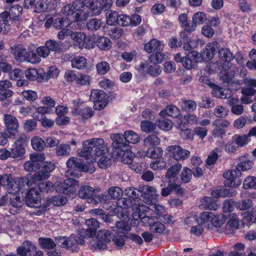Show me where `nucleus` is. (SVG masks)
I'll use <instances>...</instances> for the list:
<instances>
[{"instance_id": "nucleus-56", "label": "nucleus", "mask_w": 256, "mask_h": 256, "mask_svg": "<svg viewBox=\"0 0 256 256\" xmlns=\"http://www.w3.org/2000/svg\"><path fill=\"white\" fill-rule=\"evenodd\" d=\"M49 6L48 0H39L35 4V11L36 12H42L46 11Z\"/></svg>"}, {"instance_id": "nucleus-15", "label": "nucleus", "mask_w": 256, "mask_h": 256, "mask_svg": "<svg viewBox=\"0 0 256 256\" xmlns=\"http://www.w3.org/2000/svg\"><path fill=\"white\" fill-rule=\"evenodd\" d=\"M167 150L172 154V158L178 161H182L190 156V152L178 145L170 146Z\"/></svg>"}, {"instance_id": "nucleus-57", "label": "nucleus", "mask_w": 256, "mask_h": 256, "mask_svg": "<svg viewBox=\"0 0 256 256\" xmlns=\"http://www.w3.org/2000/svg\"><path fill=\"white\" fill-rule=\"evenodd\" d=\"M118 12L116 11L110 10L106 14V22L109 25L112 26L117 24L118 17Z\"/></svg>"}, {"instance_id": "nucleus-28", "label": "nucleus", "mask_w": 256, "mask_h": 256, "mask_svg": "<svg viewBox=\"0 0 256 256\" xmlns=\"http://www.w3.org/2000/svg\"><path fill=\"white\" fill-rule=\"evenodd\" d=\"M104 201L103 208L106 210H109L114 205L112 202L110 200H108L107 198V196L105 194H100L98 195H96L92 197L91 199V202L94 204H98L100 202Z\"/></svg>"}, {"instance_id": "nucleus-18", "label": "nucleus", "mask_w": 256, "mask_h": 256, "mask_svg": "<svg viewBox=\"0 0 256 256\" xmlns=\"http://www.w3.org/2000/svg\"><path fill=\"white\" fill-rule=\"evenodd\" d=\"M36 185V184H34ZM33 186V184L32 185ZM32 188L27 192L25 200L26 204L29 207H38L40 203V192L32 186Z\"/></svg>"}, {"instance_id": "nucleus-16", "label": "nucleus", "mask_w": 256, "mask_h": 256, "mask_svg": "<svg viewBox=\"0 0 256 256\" xmlns=\"http://www.w3.org/2000/svg\"><path fill=\"white\" fill-rule=\"evenodd\" d=\"M86 224L88 228L80 230V235L82 237H93L100 226L98 222L95 218H92L86 220Z\"/></svg>"}, {"instance_id": "nucleus-61", "label": "nucleus", "mask_w": 256, "mask_h": 256, "mask_svg": "<svg viewBox=\"0 0 256 256\" xmlns=\"http://www.w3.org/2000/svg\"><path fill=\"white\" fill-rule=\"evenodd\" d=\"M21 95L28 101H34L38 98V94L36 92L31 90H25L21 92Z\"/></svg>"}, {"instance_id": "nucleus-14", "label": "nucleus", "mask_w": 256, "mask_h": 256, "mask_svg": "<svg viewBox=\"0 0 256 256\" xmlns=\"http://www.w3.org/2000/svg\"><path fill=\"white\" fill-rule=\"evenodd\" d=\"M114 237V234L108 230H99L96 236V248L104 250L106 248V244L110 242Z\"/></svg>"}, {"instance_id": "nucleus-63", "label": "nucleus", "mask_w": 256, "mask_h": 256, "mask_svg": "<svg viewBox=\"0 0 256 256\" xmlns=\"http://www.w3.org/2000/svg\"><path fill=\"white\" fill-rule=\"evenodd\" d=\"M102 22L98 18H92L87 24L88 28L92 31L96 30L100 27Z\"/></svg>"}, {"instance_id": "nucleus-60", "label": "nucleus", "mask_w": 256, "mask_h": 256, "mask_svg": "<svg viewBox=\"0 0 256 256\" xmlns=\"http://www.w3.org/2000/svg\"><path fill=\"white\" fill-rule=\"evenodd\" d=\"M124 192L126 196L134 200L139 199L140 188L138 190L134 187H128Z\"/></svg>"}, {"instance_id": "nucleus-33", "label": "nucleus", "mask_w": 256, "mask_h": 256, "mask_svg": "<svg viewBox=\"0 0 256 256\" xmlns=\"http://www.w3.org/2000/svg\"><path fill=\"white\" fill-rule=\"evenodd\" d=\"M161 116L164 117L166 115L172 118H178L180 115V110L175 106L170 105L168 106L164 110H162L160 112Z\"/></svg>"}, {"instance_id": "nucleus-31", "label": "nucleus", "mask_w": 256, "mask_h": 256, "mask_svg": "<svg viewBox=\"0 0 256 256\" xmlns=\"http://www.w3.org/2000/svg\"><path fill=\"white\" fill-rule=\"evenodd\" d=\"M71 65L72 68L83 70L87 66V60L82 56H75L72 58Z\"/></svg>"}, {"instance_id": "nucleus-1", "label": "nucleus", "mask_w": 256, "mask_h": 256, "mask_svg": "<svg viewBox=\"0 0 256 256\" xmlns=\"http://www.w3.org/2000/svg\"><path fill=\"white\" fill-rule=\"evenodd\" d=\"M114 0H76L62 8L61 12L76 22H84L90 16L100 15L109 10Z\"/></svg>"}, {"instance_id": "nucleus-45", "label": "nucleus", "mask_w": 256, "mask_h": 256, "mask_svg": "<svg viewBox=\"0 0 256 256\" xmlns=\"http://www.w3.org/2000/svg\"><path fill=\"white\" fill-rule=\"evenodd\" d=\"M232 140L235 142L238 147H243L248 142V138L246 134H234L232 136Z\"/></svg>"}, {"instance_id": "nucleus-27", "label": "nucleus", "mask_w": 256, "mask_h": 256, "mask_svg": "<svg viewBox=\"0 0 256 256\" xmlns=\"http://www.w3.org/2000/svg\"><path fill=\"white\" fill-rule=\"evenodd\" d=\"M34 248V245L30 241L23 242L20 246L17 248V253L20 256H26L28 254L30 256V253Z\"/></svg>"}, {"instance_id": "nucleus-25", "label": "nucleus", "mask_w": 256, "mask_h": 256, "mask_svg": "<svg viewBox=\"0 0 256 256\" xmlns=\"http://www.w3.org/2000/svg\"><path fill=\"white\" fill-rule=\"evenodd\" d=\"M164 44L157 39L154 38L144 45V50L148 53H152L154 51H162Z\"/></svg>"}, {"instance_id": "nucleus-9", "label": "nucleus", "mask_w": 256, "mask_h": 256, "mask_svg": "<svg viewBox=\"0 0 256 256\" xmlns=\"http://www.w3.org/2000/svg\"><path fill=\"white\" fill-rule=\"evenodd\" d=\"M44 160V154L38 153L32 154L30 156V160L24 164V168L28 172H36L40 169L41 163Z\"/></svg>"}, {"instance_id": "nucleus-52", "label": "nucleus", "mask_w": 256, "mask_h": 256, "mask_svg": "<svg viewBox=\"0 0 256 256\" xmlns=\"http://www.w3.org/2000/svg\"><path fill=\"white\" fill-rule=\"evenodd\" d=\"M71 148L68 144H61L56 148V152L58 156H68L70 154Z\"/></svg>"}, {"instance_id": "nucleus-39", "label": "nucleus", "mask_w": 256, "mask_h": 256, "mask_svg": "<svg viewBox=\"0 0 256 256\" xmlns=\"http://www.w3.org/2000/svg\"><path fill=\"white\" fill-rule=\"evenodd\" d=\"M124 140L128 143L136 144L138 143L140 140L139 136L132 130H127L124 132Z\"/></svg>"}, {"instance_id": "nucleus-46", "label": "nucleus", "mask_w": 256, "mask_h": 256, "mask_svg": "<svg viewBox=\"0 0 256 256\" xmlns=\"http://www.w3.org/2000/svg\"><path fill=\"white\" fill-rule=\"evenodd\" d=\"M91 81L90 76L86 74L78 73L76 84L80 86H87L90 84Z\"/></svg>"}, {"instance_id": "nucleus-43", "label": "nucleus", "mask_w": 256, "mask_h": 256, "mask_svg": "<svg viewBox=\"0 0 256 256\" xmlns=\"http://www.w3.org/2000/svg\"><path fill=\"white\" fill-rule=\"evenodd\" d=\"M70 23L66 18H56L54 22L53 26L56 30H62L70 26Z\"/></svg>"}, {"instance_id": "nucleus-7", "label": "nucleus", "mask_w": 256, "mask_h": 256, "mask_svg": "<svg viewBox=\"0 0 256 256\" xmlns=\"http://www.w3.org/2000/svg\"><path fill=\"white\" fill-rule=\"evenodd\" d=\"M74 234H71L69 237L58 236L55 238L56 244L63 248L69 249L76 246L77 244H82L84 240Z\"/></svg>"}, {"instance_id": "nucleus-64", "label": "nucleus", "mask_w": 256, "mask_h": 256, "mask_svg": "<svg viewBox=\"0 0 256 256\" xmlns=\"http://www.w3.org/2000/svg\"><path fill=\"white\" fill-rule=\"evenodd\" d=\"M67 200L64 196L62 195H57L54 196L51 198V202L56 206H62L66 203Z\"/></svg>"}, {"instance_id": "nucleus-34", "label": "nucleus", "mask_w": 256, "mask_h": 256, "mask_svg": "<svg viewBox=\"0 0 256 256\" xmlns=\"http://www.w3.org/2000/svg\"><path fill=\"white\" fill-rule=\"evenodd\" d=\"M94 190L89 186H84L78 192V196L82 199H91L94 196Z\"/></svg>"}, {"instance_id": "nucleus-17", "label": "nucleus", "mask_w": 256, "mask_h": 256, "mask_svg": "<svg viewBox=\"0 0 256 256\" xmlns=\"http://www.w3.org/2000/svg\"><path fill=\"white\" fill-rule=\"evenodd\" d=\"M242 175V173L238 172V170H229L224 173L223 176L226 179L224 182V185L228 187H236L240 186L241 184V181L238 180L236 181V178L238 176H240Z\"/></svg>"}, {"instance_id": "nucleus-5", "label": "nucleus", "mask_w": 256, "mask_h": 256, "mask_svg": "<svg viewBox=\"0 0 256 256\" xmlns=\"http://www.w3.org/2000/svg\"><path fill=\"white\" fill-rule=\"evenodd\" d=\"M55 168L54 164L46 162H44L42 167L40 170L34 173L30 179H28L25 182L28 186H32L34 184L36 181H40L48 178L50 176V173L52 172Z\"/></svg>"}, {"instance_id": "nucleus-11", "label": "nucleus", "mask_w": 256, "mask_h": 256, "mask_svg": "<svg viewBox=\"0 0 256 256\" xmlns=\"http://www.w3.org/2000/svg\"><path fill=\"white\" fill-rule=\"evenodd\" d=\"M4 120L5 124L6 134L8 137H12L18 134V120L16 118L10 114L4 116Z\"/></svg>"}, {"instance_id": "nucleus-40", "label": "nucleus", "mask_w": 256, "mask_h": 256, "mask_svg": "<svg viewBox=\"0 0 256 256\" xmlns=\"http://www.w3.org/2000/svg\"><path fill=\"white\" fill-rule=\"evenodd\" d=\"M226 66H218V69L222 70L220 77L224 82L228 83L232 79L234 74L232 72H228L230 69L225 70Z\"/></svg>"}, {"instance_id": "nucleus-29", "label": "nucleus", "mask_w": 256, "mask_h": 256, "mask_svg": "<svg viewBox=\"0 0 256 256\" xmlns=\"http://www.w3.org/2000/svg\"><path fill=\"white\" fill-rule=\"evenodd\" d=\"M182 165L180 163L176 164L170 166L166 170V178L170 182L171 180L175 178L181 171Z\"/></svg>"}, {"instance_id": "nucleus-20", "label": "nucleus", "mask_w": 256, "mask_h": 256, "mask_svg": "<svg viewBox=\"0 0 256 256\" xmlns=\"http://www.w3.org/2000/svg\"><path fill=\"white\" fill-rule=\"evenodd\" d=\"M10 51L14 59L20 62H26L28 58V52L22 44L14 45L10 47Z\"/></svg>"}, {"instance_id": "nucleus-47", "label": "nucleus", "mask_w": 256, "mask_h": 256, "mask_svg": "<svg viewBox=\"0 0 256 256\" xmlns=\"http://www.w3.org/2000/svg\"><path fill=\"white\" fill-rule=\"evenodd\" d=\"M97 73L103 75L108 73L110 70V64L105 61L98 62L96 65Z\"/></svg>"}, {"instance_id": "nucleus-50", "label": "nucleus", "mask_w": 256, "mask_h": 256, "mask_svg": "<svg viewBox=\"0 0 256 256\" xmlns=\"http://www.w3.org/2000/svg\"><path fill=\"white\" fill-rule=\"evenodd\" d=\"M157 125L160 128L165 131L170 130L172 127V122L171 120L162 118L157 121Z\"/></svg>"}, {"instance_id": "nucleus-53", "label": "nucleus", "mask_w": 256, "mask_h": 256, "mask_svg": "<svg viewBox=\"0 0 256 256\" xmlns=\"http://www.w3.org/2000/svg\"><path fill=\"white\" fill-rule=\"evenodd\" d=\"M39 243L42 248L48 250L53 249L56 246L54 242L50 238H40Z\"/></svg>"}, {"instance_id": "nucleus-35", "label": "nucleus", "mask_w": 256, "mask_h": 256, "mask_svg": "<svg viewBox=\"0 0 256 256\" xmlns=\"http://www.w3.org/2000/svg\"><path fill=\"white\" fill-rule=\"evenodd\" d=\"M256 92V90L254 88L248 87H244L242 89V93L244 95L241 98L242 102L244 104H248L252 102V100L249 96L254 95Z\"/></svg>"}, {"instance_id": "nucleus-4", "label": "nucleus", "mask_w": 256, "mask_h": 256, "mask_svg": "<svg viewBox=\"0 0 256 256\" xmlns=\"http://www.w3.org/2000/svg\"><path fill=\"white\" fill-rule=\"evenodd\" d=\"M22 8L19 4H16L10 7V12H4L0 14V17L5 24L4 30L8 32L10 30L9 21L10 24L13 22L18 20L22 15Z\"/></svg>"}, {"instance_id": "nucleus-55", "label": "nucleus", "mask_w": 256, "mask_h": 256, "mask_svg": "<svg viewBox=\"0 0 256 256\" xmlns=\"http://www.w3.org/2000/svg\"><path fill=\"white\" fill-rule=\"evenodd\" d=\"M166 162L163 158L154 160L150 164V168L154 170H162L166 167Z\"/></svg>"}, {"instance_id": "nucleus-24", "label": "nucleus", "mask_w": 256, "mask_h": 256, "mask_svg": "<svg viewBox=\"0 0 256 256\" xmlns=\"http://www.w3.org/2000/svg\"><path fill=\"white\" fill-rule=\"evenodd\" d=\"M218 56L220 59L226 63L225 70L230 69L231 68L230 62L234 58L233 54L230 52L229 49L227 48H222L218 52Z\"/></svg>"}, {"instance_id": "nucleus-30", "label": "nucleus", "mask_w": 256, "mask_h": 256, "mask_svg": "<svg viewBox=\"0 0 256 256\" xmlns=\"http://www.w3.org/2000/svg\"><path fill=\"white\" fill-rule=\"evenodd\" d=\"M231 90L228 88H223L218 86H214L212 91V95L217 98H230Z\"/></svg>"}, {"instance_id": "nucleus-26", "label": "nucleus", "mask_w": 256, "mask_h": 256, "mask_svg": "<svg viewBox=\"0 0 256 256\" xmlns=\"http://www.w3.org/2000/svg\"><path fill=\"white\" fill-rule=\"evenodd\" d=\"M146 69H148V73L153 76H158L161 72L160 66L157 64H152L149 66L147 62L142 63L140 64V70L146 71Z\"/></svg>"}, {"instance_id": "nucleus-21", "label": "nucleus", "mask_w": 256, "mask_h": 256, "mask_svg": "<svg viewBox=\"0 0 256 256\" xmlns=\"http://www.w3.org/2000/svg\"><path fill=\"white\" fill-rule=\"evenodd\" d=\"M26 142V138L22 137H20L15 140L14 143V147L10 152L12 158H18L22 157L24 154Z\"/></svg>"}, {"instance_id": "nucleus-44", "label": "nucleus", "mask_w": 256, "mask_h": 256, "mask_svg": "<svg viewBox=\"0 0 256 256\" xmlns=\"http://www.w3.org/2000/svg\"><path fill=\"white\" fill-rule=\"evenodd\" d=\"M31 144L33 149L36 150L40 151L44 149L46 143L40 138L35 136L32 138Z\"/></svg>"}, {"instance_id": "nucleus-58", "label": "nucleus", "mask_w": 256, "mask_h": 256, "mask_svg": "<svg viewBox=\"0 0 256 256\" xmlns=\"http://www.w3.org/2000/svg\"><path fill=\"white\" fill-rule=\"evenodd\" d=\"M206 20V14L203 12H197L192 16L193 24L196 26V24H202Z\"/></svg>"}, {"instance_id": "nucleus-22", "label": "nucleus", "mask_w": 256, "mask_h": 256, "mask_svg": "<svg viewBox=\"0 0 256 256\" xmlns=\"http://www.w3.org/2000/svg\"><path fill=\"white\" fill-rule=\"evenodd\" d=\"M218 43L216 42H208L206 44L205 48L202 52V56L205 60H212L216 53L218 48Z\"/></svg>"}, {"instance_id": "nucleus-8", "label": "nucleus", "mask_w": 256, "mask_h": 256, "mask_svg": "<svg viewBox=\"0 0 256 256\" xmlns=\"http://www.w3.org/2000/svg\"><path fill=\"white\" fill-rule=\"evenodd\" d=\"M90 100L94 102V108L98 110L105 108L108 102L106 94L100 90H93L92 91Z\"/></svg>"}, {"instance_id": "nucleus-62", "label": "nucleus", "mask_w": 256, "mask_h": 256, "mask_svg": "<svg viewBox=\"0 0 256 256\" xmlns=\"http://www.w3.org/2000/svg\"><path fill=\"white\" fill-rule=\"evenodd\" d=\"M243 187L245 189L256 188V177L252 176L246 177L244 181Z\"/></svg>"}, {"instance_id": "nucleus-36", "label": "nucleus", "mask_w": 256, "mask_h": 256, "mask_svg": "<svg viewBox=\"0 0 256 256\" xmlns=\"http://www.w3.org/2000/svg\"><path fill=\"white\" fill-rule=\"evenodd\" d=\"M71 38L74 40V44L80 48H82L84 46L86 40V36L84 34L78 32H73Z\"/></svg>"}, {"instance_id": "nucleus-19", "label": "nucleus", "mask_w": 256, "mask_h": 256, "mask_svg": "<svg viewBox=\"0 0 256 256\" xmlns=\"http://www.w3.org/2000/svg\"><path fill=\"white\" fill-rule=\"evenodd\" d=\"M73 104L74 110L72 112V113L74 116H80L82 118L86 119L90 118L93 116V112L90 108L86 107L83 108H80L81 102L79 100H74Z\"/></svg>"}, {"instance_id": "nucleus-41", "label": "nucleus", "mask_w": 256, "mask_h": 256, "mask_svg": "<svg viewBox=\"0 0 256 256\" xmlns=\"http://www.w3.org/2000/svg\"><path fill=\"white\" fill-rule=\"evenodd\" d=\"M108 196L114 200H117L121 198L124 194L123 190L118 186H111L108 191Z\"/></svg>"}, {"instance_id": "nucleus-38", "label": "nucleus", "mask_w": 256, "mask_h": 256, "mask_svg": "<svg viewBox=\"0 0 256 256\" xmlns=\"http://www.w3.org/2000/svg\"><path fill=\"white\" fill-rule=\"evenodd\" d=\"M160 144V139L155 134L150 135L144 140V146L148 148L155 147Z\"/></svg>"}, {"instance_id": "nucleus-32", "label": "nucleus", "mask_w": 256, "mask_h": 256, "mask_svg": "<svg viewBox=\"0 0 256 256\" xmlns=\"http://www.w3.org/2000/svg\"><path fill=\"white\" fill-rule=\"evenodd\" d=\"M124 137V135L119 134H114L112 145L114 149H122L124 148H128V146L129 144L124 142L126 140Z\"/></svg>"}, {"instance_id": "nucleus-48", "label": "nucleus", "mask_w": 256, "mask_h": 256, "mask_svg": "<svg viewBox=\"0 0 256 256\" xmlns=\"http://www.w3.org/2000/svg\"><path fill=\"white\" fill-rule=\"evenodd\" d=\"M182 108L184 110L186 111L193 112L196 110V104L194 101L184 99L182 100Z\"/></svg>"}, {"instance_id": "nucleus-10", "label": "nucleus", "mask_w": 256, "mask_h": 256, "mask_svg": "<svg viewBox=\"0 0 256 256\" xmlns=\"http://www.w3.org/2000/svg\"><path fill=\"white\" fill-rule=\"evenodd\" d=\"M79 186L78 181L73 178H67L56 186V190L60 193L64 194H70L75 192L76 190V188Z\"/></svg>"}, {"instance_id": "nucleus-13", "label": "nucleus", "mask_w": 256, "mask_h": 256, "mask_svg": "<svg viewBox=\"0 0 256 256\" xmlns=\"http://www.w3.org/2000/svg\"><path fill=\"white\" fill-rule=\"evenodd\" d=\"M140 192L143 196L144 202L148 204H152L156 202L157 190L154 186L144 185L140 186Z\"/></svg>"}, {"instance_id": "nucleus-2", "label": "nucleus", "mask_w": 256, "mask_h": 256, "mask_svg": "<svg viewBox=\"0 0 256 256\" xmlns=\"http://www.w3.org/2000/svg\"><path fill=\"white\" fill-rule=\"evenodd\" d=\"M107 152L104 140L100 138H94L84 141L82 148L78 150L79 156L84 157L88 163H93L96 156H102Z\"/></svg>"}, {"instance_id": "nucleus-3", "label": "nucleus", "mask_w": 256, "mask_h": 256, "mask_svg": "<svg viewBox=\"0 0 256 256\" xmlns=\"http://www.w3.org/2000/svg\"><path fill=\"white\" fill-rule=\"evenodd\" d=\"M24 181L22 178H13L10 174L0 176V186L4 188L9 194L16 195Z\"/></svg>"}, {"instance_id": "nucleus-37", "label": "nucleus", "mask_w": 256, "mask_h": 256, "mask_svg": "<svg viewBox=\"0 0 256 256\" xmlns=\"http://www.w3.org/2000/svg\"><path fill=\"white\" fill-rule=\"evenodd\" d=\"M163 155V150L160 147L148 148L146 156L152 159L160 158Z\"/></svg>"}, {"instance_id": "nucleus-12", "label": "nucleus", "mask_w": 256, "mask_h": 256, "mask_svg": "<svg viewBox=\"0 0 256 256\" xmlns=\"http://www.w3.org/2000/svg\"><path fill=\"white\" fill-rule=\"evenodd\" d=\"M66 164L68 168H76L80 172H89L91 174L95 172V168L92 164H84L81 160L76 157H70L67 160Z\"/></svg>"}, {"instance_id": "nucleus-49", "label": "nucleus", "mask_w": 256, "mask_h": 256, "mask_svg": "<svg viewBox=\"0 0 256 256\" xmlns=\"http://www.w3.org/2000/svg\"><path fill=\"white\" fill-rule=\"evenodd\" d=\"M254 166V162L250 160H242L236 166V170L240 172H244L250 170Z\"/></svg>"}, {"instance_id": "nucleus-23", "label": "nucleus", "mask_w": 256, "mask_h": 256, "mask_svg": "<svg viewBox=\"0 0 256 256\" xmlns=\"http://www.w3.org/2000/svg\"><path fill=\"white\" fill-rule=\"evenodd\" d=\"M150 208L142 204H135L134 206V212L132 214V216L134 220V224H138L140 222L138 218L144 214V212L149 211Z\"/></svg>"}, {"instance_id": "nucleus-42", "label": "nucleus", "mask_w": 256, "mask_h": 256, "mask_svg": "<svg viewBox=\"0 0 256 256\" xmlns=\"http://www.w3.org/2000/svg\"><path fill=\"white\" fill-rule=\"evenodd\" d=\"M96 44L98 48L102 50H108L112 46L110 40L104 36L98 38L96 40Z\"/></svg>"}, {"instance_id": "nucleus-54", "label": "nucleus", "mask_w": 256, "mask_h": 256, "mask_svg": "<svg viewBox=\"0 0 256 256\" xmlns=\"http://www.w3.org/2000/svg\"><path fill=\"white\" fill-rule=\"evenodd\" d=\"M228 111L226 107L218 106L214 108V114L217 118H224L228 115Z\"/></svg>"}, {"instance_id": "nucleus-51", "label": "nucleus", "mask_w": 256, "mask_h": 256, "mask_svg": "<svg viewBox=\"0 0 256 256\" xmlns=\"http://www.w3.org/2000/svg\"><path fill=\"white\" fill-rule=\"evenodd\" d=\"M130 230V226L128 222L124 220H120L116 224V226L114 230L116 232L122 233L124 230Z\"/></svg>"}, {"instance_id": "nucleus-6", "label": "nucleus", "mask_w": 256, "mask_h": 256, "mask_svg": "<svg viewBox=\"0 0 256 256\" xmlns=\"http://www.w3.org/2000/svg\"><path fill=\"white\" fill-rule=\"evenodd\" d=\"M112 157L115 160L121 161L127 164H132L135 154L132 152L130 146H128V148H124L122 149H114L112 153Z\"/></svg>"}, {"instance_id": "nucleus-59", "label": "nucleus", "mask_w": 256, "mask_h": 256, "mask_svg": "<svg viewBox=\"0 0 256 256\" xmlns=\"http://www.w3.org/2000/svg\"><path fill=\"white\" fill-rule=\"evenodd\" d=\"M236 216L233 214L230 216V220L228 222L226 228L229 230H234L236 229L239 226V221L236 218Z\"/></svg>"}]
</instances>
